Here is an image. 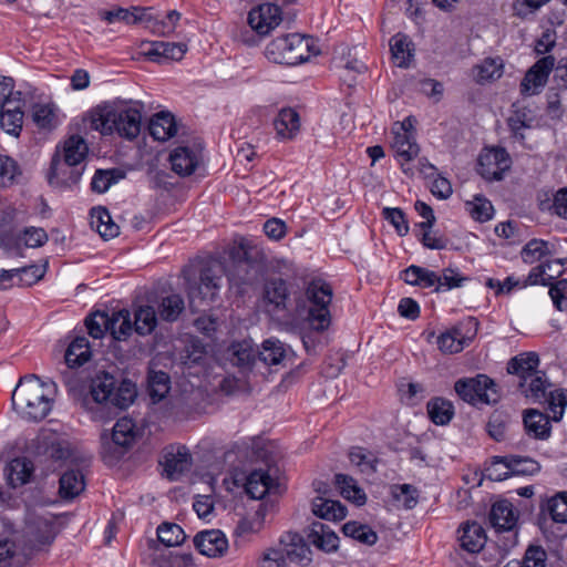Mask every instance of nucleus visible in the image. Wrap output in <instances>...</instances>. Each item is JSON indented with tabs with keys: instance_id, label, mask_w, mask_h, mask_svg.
I'll use <instances>...</instances> for the list:
<instances>
[{
	"instance_id": "57",
	"label": "nucleus",
	"mask_w": 567,
	"mask_h": 567,
	"mask_svg": "<svg viewBox=\"0 0 567 567\" xmlns=\"http://www.w3.org/2000/svg\"><path fill=\"white\" fill-rule=\"evenodd\" d=\"M466 209L477 221H486L493 216L491 202L480 195H476L472 202H466Z\"/></svg>"
},
{
	"instance_id": "55",
	"label": "nucleus",
	"mask_w": 567,
	"mask_h": 567,
	"mask_svg": "<svg viewBox=\"0 0 567 567\" xmlns=\"http://www.w3.org/2000/svg\"><path fill=\"white\" fill-rule=\"evenodd\" d=\"M157 537L161 543L171 547L181 545L186 535L182 527L174 523H164L157 528Z\"/></svg>"
},
{
	"instance_id": "58",
	"label": "nucleus",
	"mask_w": 567,
	"mask_h": 567,
	"mask_svg": "<svg viewBox=\"0 0 567 567\" xmlns=\"http://www.w3.org/2000/svg\"><path fill=\"white\" fill-rule=\"evenodd\" d=\"M55 107L53 104H35L32 111V118L37 126L51 128L55 123Z\"/></svg>"
},
{
	"instance_id": "46",
	"label": "nucleus",
	"mask_w": 567,
	"mask_h": 567,
	"mask_svg": "<svg viewBox=\"0 0 567 567\" xmlns=\"http://www.w3.org/2000/svg\"><path fill=\"white\" fill-rule=\"evenodd\" d=\"M137 435V427L132 419L122 417L113 426L112 439L116 445H131Z\"/></svg>"
},
{
	"instance_id": "14",
	"label": "nucleus",
	"mask_w": 567,
	"mask_h": 567,
	"mask_svg": "<svg viewBox=\"0 0 567 567\" xmlns=\"http://www.w3.org/2000/svg\"><path fill=\"white\" fill-rule=\"evenodd\" d=\"M555 65V58L546 55L539 59L525 74L520 83L523 95H534L546 85L548 76Z\"/></svg>"
},
{
	"instance_id": "21",
	"label": "nucleus",
	"mask_w": 567,
	"mask_h": 567,
	"mask_svg": "<svg viewBox=\"0 0 567 567\" xmlns=\"http://www.w3.org/2000/svg\"><path fill=\"white\" fill-rule=\"evenodd\" d=\"M194 545L202 555L221 556L228 547L225 535L218 529L204 530L194 537Z\"/></svg>"
},
{
	"instance_id": "28",
	"label": "nucleus",
	"mask_w": 567,
	"mask_h": 567,
	"mask_svg": "<svg viewBox=\"0 0 567 567\" xmlns=\"http://www.w3.org/2000/svg\"><path fill=\"white\" fill-rule=\"evenodd\" d=\"M308 539L317 548L328 553L336 550L339 544V537L334 530L329 525L320 522L311 524Z\"/></svg>"
},
{
	"instance_id": "17",
	"label": "nucleus",
	"mask_w": 567,
	"mask_h": 567,
	"mask_svg": "<svg viewBox=\"0 0 567 567\" xmlns=\"http://www.w3.org/2000/svg\"><path fill=\"white\" fill-rule=\"evenodd\" d=\"M25 533L34 547L52 543L56 534L53 517L50 514L29 517Z\"/></svg>"
},
{
	"instance_id": "30",
	"label": "nucleus",
	"mask_w": 567,
	"mask_h": 567,
	"mask_svg": "<svg viewBox=\"0 0 567 567\" xmlns=\"http://www.w3.org/2000/svg\"><path fill=\"white\" fill-rule=\"evenodd\" d=\"M141 16L144 17L142 21L147 23V28H150L153 33L162 37L172 34L182 17L178 11L172 10L162 19L153 18L146 9L141 10Z\"/></svg>"
},
{
	"instance_id": "59",
	"label": "nucleus",
	"mask_w": 567,
	"mask_h": 567,
	"mask_svg": "<svg viewBox=\"0 0 567 567\" xmlns=\"http://www.w3.org/2000/svg\"><path fill=\"white\" fill-rule=\"evenodd\" d=\"M111 316L106 312H95L85 320L89 334L94 339L102 338L109 331Z\"/></svg>"
},
{
	"instance_id": "18",
	"label": "nucleus",
	"mask_w": 567,
	"mask_h": 567,
	"mask_svg": "<svg viewBox=\"0 0 567 567\" xmlns=\"http://www.w3.org/2000/svg\"><path fill=\"white\" fill-rule=\"evenodd\" d=\"M280 549L285 551L288 563L307 566L311 561V550L297 533H287L280 538Z\"/></svg>"
},
{
	"instance_id": "45",
	"label": "nucleus",
	"mask_w": 567,
	"mask_h": 567,
	"mask_svg": "<svg viewBox=\"0 0 567 567\" xmlns=\"http://www.w3.org/2000/svg\"><path fill=\"white\" fill-rule=\"evenodd\" d=\"M134 330L141 336L150 334L157 324L156 311L152 306H141L135 310Z\"/></svg>"
},
{
	"instance_id": "62",
	"label": "nucleus",
	"mask_w": 567,
	"mask_h": 567,
	"mask_svg": "<svg viewBox=\"0 0 567 567\" xmlns=\"http://www.w3.org/2000/svg\"><path fill=\"white\" fill-rule=\"evenodd\" d=\"M120 177L116 169L96 171L91 183L92 189L96 193H104L113 183H116Z\"/></svg>"
},
{
	"instance_id": "40",
	"label": "nucleus",
	"mask_w": 567,
	"mask_h": 567,
	"mask_svg": "<svg viewBox=\"0 0 567 567\" xmlns=\"http://www.w3.org/2000/svg\"><path fill=\"white\" fill-rule=\"evenodd\" d=\"M91 352L85 337L75 338L66 349L65 362L70 368L84 364L90 360Z\"/></svg>"
},
{
	"instance_id": "12",
	"label": "nucleus",
	"mask_w": 567,
	"mask_h": 567,
	"mask_svg": "<svg viewBox=\"0 0 567 567\" xmlns=\"http://www.w3.org/2000/svg\"><path fill=\"white\" fill-rule=\"evenodd\" d=\"M511 164V157L505 148H484L478 157V173L487 181H501Z\"/></svg>"
},
{
	"instance_id": "19",
	"label": "nucleus",
	"mask_w": 567,
	"mask_h": 567,
	"mask_svg": "<svg viewBox=\"0 0 567 567\" xmlns=\"http://www.w3.org/2000/svg\"><path fill=\"white\" fill-rule=\"evenodd\" d=\"M43 275L44 269L37 265L11 270L0 269V289H6L12 285L31 286L38 282Z\"/></svg>"
},
{
	"instance_id": "26",
	"label": "nucleus",
	"mask_w": 567,
	"mask_h": 567,
	"mask_svg": "<svg viewBox=\"0 0 567 567\" xmlns=\"http://www.w3.org/2000/svg\"><path fill=\"white\" fill-rule=\"evenodd\" d=\"M274 126L279 140L288 141L295 138L300 131L298 112L291 107L280 110L274 120Z\"/></svg>"
},
{
	"instance_id": "37",
	"label": "nucleus",
	"mask_w": 567,
	"mask_h": 567,
	"mask_svg": "<svg viewBox=\"0 0 567 567\" xmlns=\"http://www.w3.org/2000/svg\"><path fill=\"white\" fill-rule=\"evenodd\" d=\"M390 49L394 63L400 68H408L413 56L412 42L404 34L398 33L390 40Z\"/></svg>"
},
{
	"instance_id": "64",
	"label": "nucleus",
	"mask_w": 567,
	"mask_h": 567,
	"mask_svg": "<svg viewBox=\"0 0 567 567\" xmlns=\"http://www.w3.org/2000/svg\"><path fill=\"white\" fill-rule=\"evenodd\" d=\"M547 554L539 545H529L525 551L520 567H545Z\"/></svg>"
},
{
	"instance_id": "9",
	"label": "nucleus",
	"mask_w": 567,
	"mask_h": 567,
	"mask_svg": "<svg viewBox=\"0 0 567 567\" xmlns=\"http://www.w3.org/2000/svg\"><path fill=\"white\" fill-rule=\"evenodd\" d=\"M25 450L40 462H59L70 456V444L58 432L42 429L27 443Z\"/></svg>"
},
{
	"instance_id": "35",
	"label": "nucleus",
	"mask_w": 567,
	"mask_h": 567,
	"mask_svg": "<svg viewBox=\"0 0 567 567\" xmlns=\"http://www.w3.org/2000/svg\"><path fill=\"white\" fill-rule=\"evenodd\" d=\"M312 513L323 519L341 520L346 517L347 509L338 501L318 496L312 501Z\"/></svg>"
},
{
	"instance_id": "7",
	"label": "nucleus",
	"mask_w": 567,
	"mask_h": 567,
	"mask_svg": "<svg viewBox=\"0 0 567 567\" xmlns=\"http://www.w3.org/2000/svg\"><path fill=\"white\" fill-rule=\"evenodd\" d=\"M114 390V377L102 372L92 379L90 390L80 399V404L95 420L110 417V402Z\"/></svg>"
},
{
	"instance_id": "16",
	"label": "nucleus",
	"mask_w": 567,
	"mask_h": 567,
	"mask_svg": "<svg viewBox=\"0 0 567 567\" xmlns=\"http://www.w3.org/2000/svg\"><path fill=\"white\" fill-rule=\"evenodd\" d=\"M202 161V150L198 146H178L169 155L172 169L181 175L188 176L195 172Z\"/></svg>"
},
{
	"instance_id": "27",
	"label": "nucleus",
	"mask_w": 567,
	"mask_h": 567,
	"mask_svg": "<svg viewBox=\"0 0 567 567\" xmlns=\"http://www.w3.org/2000/svg\"><path fill=\"white\" fill-rule=\"evenodd\" d=\"M33 472V463L27 457H16L11 460L4 468L8 484L13 488L30 482Z\"/></svg>"
},
{
	"instance_id": "4",
	"label": "nucleus",
	"mask_w": 567,
	"mask_h": 567,
	"mask_svg": "<svg viewBox=\"0 0 567 567\" xmlns=\"http://www.w3.org/2000/svg\"><path fill=\"white\" fill-rule=\"evenodd\" d=\"M87 154V145L80 136H71L64 142L62 152H56L51 163L50 182L74 184L82 174L81 167Z\"/></svg>"
},
{
	"instance_id": "47",
	"label": "nucleus",
	"mask_w": 567,
	"mask_h": 567,
	"mask_svg": "<svg viewBox=\"0 0 567 567\" xmlns=\"http://www.w3.org/2000/svg\"><path fill=\"white\" fill-rule=\"evenodd\" d=\"M136 388L132 382L123 381L121 385L113 391V395L110 402V415L116 409L128 408L136 398Z\"/></svg>"
},
{
	"instance_id": "15",
	"label": "nucleus",
	"mask_w": 567,
	"mask_h": 567,
	"mask_svg": "<svg viewBox=\"0 0 567 567\" xmlns=\"http://www.w3.org/2000/svg\"><path fill=\"white\" fill-rule=\"evenodd\" d=\"M281 22V11L278 6L264 3L250 10L248 23L258 34H268Z\"/></svg>"
},
{
	"instance_id": "25",
	"label": "nucleus",
	"mask_w": 567,
	"mask_h": 567,
	"mask_svg": "<svg viewBox=\"0 0 567 567\" xmlns=\"http://www.w3.org/2000/svg\"><path fill=\"white\" fill-rule=\"evenodd\" d=\"M517 518L513 504L506 499L494 503L491 508L489 522L498 532L512 530L516 526Z\"/></svg>"
},
{
	"instance_id": "8",
	"label": "nucleus",
	"mask_w": 567,
	"mask_h": 567,
	"mask_svg": "<svg viewBox=\"0 0 567 567\" xmlns=\"http://www.w3.org/2000/svg\"><path fill=\"white\" fill-rule=\"evenodd\" d=\"M25 450L40 462H59L70 456V444L58 432L42 429L27 443Z\"/></svg>"
},
{
	"instance_id": "2",
	"label": "nucleus",
	"mask_w": 567,
	"mask_h": 567,
	"mask_svg": "<svg viewBox=\"0 0 567 567\" xmlns=\"http://www.w3.org/2000/svg\"><path fill=\"white\" fill-rule=\"evenodd\" d=\"M90 127L103 135L117 133L126 140L138 136L142 126L141 110L126 104H105L93 109L89 114Z\"/></svg>"
},
{
	"instance_id": "48",
	"label": "nucleus",
	"mask_w": 567,
	"mask_h": 567,
	"mask_svg": "<svg viewBox=\"0 0 567 567\" xmlns=\"http://www.w3.org/2000/svg\"><path fill=\"white\" fill-rule=\"evenodd\" d=\"M337 486L340 488L341 495L358 505L365 502V494L362 488L357 485V482L349 475L337 474L334 477Z\"/></svg>"
},
{
	"instance_id": "13",
	"label": "nucleus",
	"mask_w": 567,
	"mask_h": 567,
	"mask_svg": "<svg viewBox=\"0 0 567 567\" xmlns=\"http://www.w3.org/2000/svg\"><path fill=\"white\" fill-rule=\"evenodd\" d=\"M271 468L254 470L246 477L245 492L254 499H262L266 495H279L281 486L271 474Z\"/></svg>"
},
{
	"instance_id": "29",
	"label": "nucleus",
	"mask_w": 567,
	"mask_h": 567,
	"mask_svg": "<svg viewBox=\"0 0 567 567\" xmlns=\"http://www.w3.org/2000/svg\"><path fill=\"white\" fill-rule=\"evenodd\" d=\"M524 425L529 436L537 440H547L550 435V422L548 416L537 410H526Z\"/></svg>"
},
{
	"instance_id": "61",
	"label": "nucleus",
	"mask_w": 567,
	"mask_h": 567,
	"mask_svg": "<svg viewBox=\"0 0 567 567\" xmlns=\"http://www.w3.org/2000/svg\"><path fill=\"white\" fill-rule=\"evenodd\" d=\"M440 286H436L435 291L441 290H451L453 288H458L463 286V284L467 280L457 269L455 268H445L442 271V275H439Z\"/></svg>"
},
{
	"instance_id": "39",
	"label": "nucleus",
	"mask_w": 567,
	"mask_h": 567,
	"mask_svg": "<svg viewBox=\"0 0 567 567\" xmlns=\"http://www.w3.org/2000/svg\"><path fill=\"white\" fill-rule=\"evenodd\" d=\"M84 476L79 471H68L60 478L59 493L62 498L72 499L84 491Z\"/></svg>"
},
{
	"instance_id": "50",
	"label": "nucleus",
	"mask_w": 567,
	"mask_h": 567,
	"mask_svg": "<svg viewBox=\"0 0 567 567\" xmlns=\"http://www.w3.org/2000/svg\"><path fill=\"white\" fill-rule=\"evenodd\" d=\"M228 351L230 362L239 368H249L255 361V350L248 341L233 343Z\"/></svg>"
},
{
	"instance_id": "20",
	"label": "nucleus",
	"mask_w": 567,
	"mask_h": 567,
	"mask_svg": "<svg viewBox=\"0 0 567 567\" xmlns=\"http://www.w3.org/2000/svg\"><path fill=\"white\" fill-rule=\"evenodd\" d=\"M163 466L167 477L176 481L183 473L189 471L192 456L185 446H171L164 453Z\"/></svg>"
},
{
	"instance_id": "33",
	"label": "nucleus",
	"mask_w": 567,
	"mask_h": 567,
	"mask_svg": "<svg viewBox=\"0 0 567 567\" xmlns=\"http://www.w3.org/2000/svg\"><path fill=\"white\" fill-rule=\"evenodd\" d=\"M148 130L155 140L162 142L169 140L177 132L175 118L167 112L155 114L150 121Z\"/></svg>"
},
{
	"instance_id": "60",
	"label": "nucleus",
	"mask_w": 567,
	"mask_h": 567,
	"mask_svg": "<svg viewBox=\"0 0 567 567\" xmlns=\"http://www.w3.org/2000/svg\"><path fill=\"white\" fill-rule=\"evenodd\" d=\"M392 495L405 509H412L417 504V489L410 484L393 486Z\"/></svg>"
},
{
	"instance_id": "10",
	"label": "nucleus",
	"mask_w": 567,
	"mask_h": 567,
	"mask_svg": "<svg viewBox=\"0 0 567 567\" xmlns=\"http://www.w3.org/2000/svg\"><path fill=\"white\" fill-rule=\"evenodd\" d=\"M454 389L462 400L472 404L495 403L498 399L496 384L485 374L460 379L455 382Z\"/></svg>"
},
{
	"instance_id": "49",
	"label": "nucleus",
	"mask_w": 567,
	"mask_h": 567,
	"mask_svg": "<svg viewBox=\"0 0 567 567\" xmlns=\"http://www.w3.org/2000/svg\"><path fill=\"white\" fill-rule=\"evenodd\" d=\"M474 78L478 83L497 80L503 74V63L501 59H485L473 70Z\"/></svg>"
},
{
	"instance_id": "63",
	"label": "nucleus",
	"mask_w": 567,
	"mask_h": 567,
	"mask_svg": "<svg viewBox=\"0 0 567 567\" xmlns=\"http://www.w3.org/2000/svg\"><path fill=\"white\" fill-rule=\"evenodd\" d=\"M549 409L553 412V419L559 421L563 417L564 409L567 405V390L560 389L547 392Z\"/></svg>"
},
{
	"instance_id": "54",
	"label": "nucleus",
	"mask_w": 567,
	"mask_h": 567,
	"mask_svg": "<svg viewBox=\"0 0 567 567\" xmlns=\"http://www.w3.org/2000/svg\"><path fill=\"white\" fill-rule=\"evenodd\" d=\"M546 512L555 523H567V492H559L547 499Z\"/></svg>"
},
{
	"instance_id": "32",
	"label": "nucleus",
	"mask_w": 567,
	"mask_h": 567,
	"mask_svg": "<svg viewBox=\"0 0 567 567\" xmlns=\"http://www.w3.org/2000/svg\"><path fill=\"white\" fill-rule=\"evenodd\" d=\"M557 254L556 244L544 239H530L522 249L520 256L525 264H535L547 256Z\"/></svg>"
},
{
	"instance_id": "1",
	"label": "nucleus",
	"mask_w": 567,
	"mask_h": 567,
	"mask_svg": "<svg viewBox=\"0 0 567 567\" xmlns=\"http://www.w3.org/2000/svg\"><path fill=\"white\" fill-rule=\"evenodd\" d=\"M53 385L34 374L22 378L12 393L13 409L24 420H43L52 410Z\"/></svg>"
},
{
	"instance_id": "5",
	"label": "nucleus",
	"mask_w": 567,
	"mask_h": 567,
	"mask_svg": "<svg viewBox=\"0 0 567 567\" xmlns=\"http://www.w3.org/2000/svg\"><path fill=\"white\" fill-rule=\"evenodd\" d=\"M224 268L220 262L213 261L199 269V281L192 280L188 270L184 271L187 280V292L192 309H198L207 301H214L221 287Z\"/></svg>"
},
{
	"instance_id": "6",
	"label": "nucleus",
	"mask_w": 567,
	"mask_h": 567,
	"mask_svg": "<svg viewBox=\"0 0 567 567\" xmlns=\"http://www.w3.org/2000/svg\"><path fill=\"white\" fill-rule=\"evenodd\" d=\"M310 39L298 33L274 39L266 48V56L275 63L296 65L309 59Z\"/></svg>"
},
{
	"instance_id": "34",
	"label": "nucleus",
	"mask_w": 567,
	"mask_h": 567,
	"mask_svg": "<svg viewBox=\"0 0 567 567\" xmlns=\"http://www.w3.org/2000/svg\"><path fill=\"white\" fill-rule=\"evenodd\" d=\"M539 357L535 352H525L512 358L507 363V372L515 374L519 381L525 377L538 372Z\"/></svg>"
},
{
	"instance_id": "42",
	"label": "nucleus",
	"mask_w": 567,
	"mask_h": 567,
	"mask_svg": "<svg viewBox=\"0 0 567 567\" xmlns=\"http://www.w3.org/2000/svg\"><path fill=\"white\" fill-rule=\"evenodd\" d=\"M184 309V299L178 293H172L163 297L157 307L161 319L169 322L177 320Z\"/></svg>"
},
{
	"instance_id": "56",
	"label": "nucleus",
	"mask_w": 567,
	"mask_h": 567,
	"mask_svg": "<svg viewBox=\"0 0 567 567\" xmlns=\"http://www.w3.org/2000/svg\"><path fill=\"white\" fill-rule=\"evenodd\" d=\"M349 460L363 474L370 475L375 472V458L370 452L361 447L351 449Z\"/></svg>"
},
{
	"instance_id": "36",
	"label": "nucleus",
	"mask_w": 567,
	"mask_h": 567,
	"mask_svg": "<svg viewBox=\"0 0 567 567\" xmlns=\"http://www.w3.org/2000/svg\"><path fill=\"white\" fill-rule=\"evenodd\" d=\"M91 227L104 239H111L118 235V226L112 220L110 213L102 207L91 212Z\"/></svg>"
},
{
	"instance_id": "44",
	"label": "nucleus",
	"mask_w": 567,
	"mask_h": 567,
	"mask_svg": "<svg viewBox=\"0 0 567 567\" xmlns=\"http://www.w3.org/2000/svg\"><path fill=\"white\" fill-rule=\"evenodd\" d=\"M505 462L511 470L513 476L517 475H535L540 471V464L528 456L506 455Z\"/></svg>"
},
{
	"instance_id": "38",
	"label": "nucleus",
	"mask_w": 567,
	"mask_h": 567,
	"mask_svg": "<svg viewBox=\"0 0 567 567\" xmlns=\"http://www.w3.org/2000/svg\"><path fill=\"white\" fill-rule=\"evenodd\" d=\"M19 99L14 104L0 110L1 127L13 136H18L22 128L23 112L20 110Z\"/></svg>"
},
{
	"instance_id": "52",
	"label": "nucleus",
	"mask_w": 567,
	"mask_h": 567,
	"mask_svg": "<svg viewBox=\"0 0 567 567\" xmlns=\"http://www.w3.org/2000/svg\"><path fill=\"white\" fill-rule=\"evenodd\" d=\"M342 530L347 537H351L365 545H373L378 540L377 533L371 527L357 522L346 523Z\"/></svg>"
},
{
	"instance_id": "22",
	"label": "nucleus",
	"mask_w": 567,
	"mask_h": 567,
	"mask_svg": "<svg viewBox=\"0 0 567 567\" xmlns=\"http://www.w3.org/2000/svg\"><path fill=\"white\" fill-rule=\"evenodd\" d=\"M393 141L391 143V147L395 153V158L400 163L403 168V172L406 173L408 169L404 165L420 154V146L415 140V133H392Z\"/></svg>"
},
{
	"instance_id": "51",
	"label": "nucleus",
	"mask_w": 567,
	"mask_h": 567,
	"mask_svg": "<svg viewBox=\"0 0 567 567\" xmlns=\"http://www.w3.org/2000/svg\"><path fill=\"white\" fill-rule=\"evenodd\" d=\"M285 357L286 350L279 340H265L258 352L259 360L269 365L280 364Z\"/></svg>"
},
{
	"instance_id": "3",
	"label": "nucleus",
	"mask_w": 567,
	"mask_h": 567,
	"mask_svg": "<svg viewBox=\"0 0 567 567\" xmlns=\"http://www.w3.org/2000/svg\"><path fill=\"white\" fill-rule=\"evenodd\" d=\"M331 287L322 280H313L296 300V318L307 321L312 330L324 331L331 323Z\"/></svg>"
},
{
	"instance_id": "41",
	"label": "nucleus",
	"mask_w": 567,
	"mask_h": 567,
	"mask_svg": "<svg viewBox=\"0 0 567 567\" xmlns=\"http://www.w3.org/2000/svg\"><path fill=\"white\" fill-rule=\"evenodd\" d=\"M426 410L431 421L436 425H445L450 423L454 415L452 402L442 398H435L429 401Z\"/></svg>"
},
{
	"instance_id": "11",
	"label": "nucleus",
	"mask_w": 567,
	"mask_h": 567,
	"mask_svg": "<svg viewBox=\"0 0 567 567\" xmlns=\"http://www.w3.org/2000/svg\"><path fill=\"white\" fill-rule=\"evenodd\" d=\"M476 331L477 322L474 319H468L442 333L437 338V346L445 353L461 352L475 337Z\"/></svg>"
},
{
	"instance_id": "31",
	"label": "nucleus",
	"mask_w": 567,
	"mask_h": 567,
	"mask_svg": "<svg viewBox=\"0 0 567 567\" xmlns=\"http://www.w3.org/2000/svg\"><path fill=\"white\" fill-rule=\"evenodd\" d=\"M461 547L470 553H478L486 543L485 529L476 522L466 523L461 530Z\"/></svg>"
},
{
	"instance_id": "23",
	"label": "nucleus",
	"mask_w": 567,
	"mask_h": 567,
	"mask_svg": "<svg viewBox=\"0 0 567 567\" xmlns=\"http://www.w3.org/2000/svg\"><path fill=\"white\" fill-rule=\"evenodd\" d=\"M522 394L533 403H540L547 399L550 383L543 371L534 372L518 382Z\"/></svg>"
},
{
	"instance_id": "43",
	"label": "nucleus",
	"mask_w": 567,
	"mask_h": 567,
	"mask_svg": "<svg viewBox=\"0 0 567 567\" xmlns=\"http://www.w3.org/2000/svg\"><path fill=\"white\" fill-rule=\"evenodd\" d=\"M133 330L134 326L132 324L131 313L128 310L123 309L111 315L109 331L114 339L125 340L131 336Z\"/></svg>"
},
{
	"instance_id": "24",
	"label": "nucleus",
	"mask_w": 567,
	"mask_h": 567,
	"mask_svg": "<svg viewBox=\"0 0 567 567\" xmlns=\"http://www.w3.org/2000/svg\"><path fill=\"white\" fill-rule=\"evenodd\" d=\"M289 295L288 286L285 280L272 279L268 281L264 291V301L267 311L270 313H278L287 310Z\"/></svg>"
},
{
	"instance_id": "53",
	"label": "nucleus",
	"mask_w": 567,
	"mask_h": 567,
	"mask_svg": "<svg viewBox=\"0 0 567 567\" xmlns=\"http://www.w3.org/2000/svg\"><path fill=\"white\" fill-rule=\"evenodd\" d=\"M169 377L163 372H152L148 377V393L154 403L163 400L168 393Z\"/></svg>"
}]
</instances>
